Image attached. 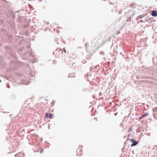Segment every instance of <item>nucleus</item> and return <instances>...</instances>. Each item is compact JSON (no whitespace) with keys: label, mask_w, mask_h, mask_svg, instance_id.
Instances as JSON below:
<instances>
[{"label":"nucleus","mask_w":157,"mask_h":157,"mask_svg":"<svg viewBox=\"0 0 157 157\" xmlns=\"http://www.w3.org/2000/svg\"><path fill=\"white\" fill-rule=\"evenodd\" d=\"M53 55H54V52H53Z\"/></svg>","instance_id":"obj_24"},{"label":"nucleus","mask_w":157,"mask_h":157,"mask_svg":"<svg viewBox=\"0 0 157 157\" xmlns=\"http://www.w3.org/2000/svg\"><path fill=\"white\" fill-rule=\"evenodd\" d=\"M132 127H131L128 130V132H132Z\"/></svg>","instance_id":"obj_6"},{"label":"nucleus","mask_w":157,"mask_h":157,"mask_svg":"<svg viewBox=\"0 0 157 157\" xmlns=\"http://www.w3.org/2000/svg\"><path fill=\"white\" fill-rule=\"evenodd\" d=\"M97 66H97H97H96L94 68H95L96 69V68H97Z\"/></svg>","instance_id":"obj_16"},{"label":"nucleus","mask_w":157,"mask_h":157,"mask_svg":"<svg viewBox=\"0 0 157 157\" xmlns=\"http://www.w3.org/2000/svg\"><path fill=\"white\" fill-rule=\"evenodd\" d=\"M52 103L53 104V105H54V103H53L52 102Z\"/></svg>","instance_id":"obj_19"},{"label":"nucleus","mask_w":157,"mask_h":157,"mask_svg":"<svg viewBox=\"0 0 157 157\" xmlns=\"http://www.w3.org/2000/svg\"><path fill=\"white\" fill-rule=\"evenodd\" d=\"M0 82H2V81H1V80H0Z\"/></svg>","instance_id":"obj_25"},{"label":"nucleus","mask_w":157,"mask_h":157,"mask_svg":"<svg viewBox=\"0 0 157 157\" xmlns=\"http://www.w3.org/2000/svg\"><path fill=\"white\" fill-rule=\"evenodd\" d=\"M61 51H62V49H60Z\"/></svg>","instance_id":"obj_27"},{"label":"nucleus","mask_w":157,"mask_h":157,"mask_svg":"<svg viewBox=\"0 0 157 157\" xmlns=\"http://www.w3.org/2000/svg\"><path fill=\"white\" fill-rule=\"evenodd\" d=\"M17 156V154H15L14 155L15 157H16Z\"/></svg>","instance_id":"obj_18"},{"label":"nucleus","mask_w":157,"mask_h":157,"mask_svg":"<svg viewBox=\"0 0 157 157\" xmlns=\"http://www.w3.org/2000/svg\"><path fill=\"white\" fill-rule=\"evenodd\" d=\"M140 21L141 22H143V21L142 20Z\"/></svg>","instance_id":"obj_22"},{"label":"nucleus","mask_w":157,"mask_h":157,"mask_svg":"<svg viewBox=\"0 0 157 157\" xmlns=\"http://www.w3.org/2000/svg\"><path fill=\"white\" fill-rule=\"evenodd\" d=\"M53 114L52 113H46L45 117L46 118H49L52 119L53 117Z\"/></svg>","instance_id":"obj_2"},{"label":"nucleus","mask_w":157,"mask_h":157,"mask_svg":"<svg viewBox=\"0 0 157 157\" xmlns=\"http://www.w3.org/2000/svg\"><path fill=\"white\" fill-rule=\"evenodd\" d=\"M7 88H10V86L9 84H8L7 86Z\"/></svg>","instance_id":"obj_12"},{"label":"nucleus","mask_w":157,"mask_h":157,"mask_svg":"<svg viewBox=\"0 0 157 157\" xmlns=\"http://www.w3.org/2000/svg\"><path fill=\"white\" fill-rule=\"evenodd\" d=\"M129 135H128V137H129Z\"/></svg>","instance_id":"obj_26"},{"label":"nucleus","mask_w":157,"mask_h":157,"mask_svg":"<svg viewBox=\"0 0 157 157\" xmlns=\"http://www.w3.org/2000/svg\"><path fill=\"white\" fill-rule=\"evenodd\" d=\"M49 24V23L48 22H47V23H46L47 24Z\"/></svg>","instance_id":"obj_17"},{"label":"nucleus","mask_w":157,"mask_h":157,"mask_svg":"<svg viewBox=\"0 0 157 157\" xmlns=\"http://www.w3.org/2000/svg\"><path fill=\"white\" fill-rule=\"evenodd\" d=\"M148 115V113H145L144 114L141 115L140 116V117L139 118V119L140 120H141L144 117L146 116H147Z\"/></svg>","instance_id":"obj_4"},{"label":"nucleus","mask_w":157,"mask_h":157,"mask_svg":"<svg viewBox=\"0 0 157 157\" xmlns=\"http://www.w3.org/2000/svg\"><path fill=\"white\" fill-rule=\"evenodd\" d=\"M75 75L74 73L69 74L68 76V77L71 78L75 77Z\"/></svg>","instance_id":"obj_5"},{"label":"nucleus","mask_w":157,"mask_h":157,"mask_svg":"<svg viewBox=\"0 0 157 157\" xmlns=\"http://www.w3.org/2000/svg\"><path fill=\"white\" fill-rule=\"evenodd\" d=\"M132 153L133 154H134V151H132Z\"/></svg>","instance_id":"obj_23"},{"label":"nucleus","mask_w":157,"mask_h":157,"mask_svg":"<svg viewBox=\"0 0 157 157\" xmlns=\"http://www.w3.org/2000/svg\"><path fill=\"white\" fill-rule=\"evenodd\" d=\"M43 149H42L40 151V153H41L43 152Z\"/></svg>","instance_id":"obj_8"},{"label":"nucleus","mask_w":157,"mask_h":157,"mask_svg":"<svg viewBox=\"0 0 157 157\" xmlns=\"http://www.w3.org/2000/svg\"><path fill=\"white\" fill-rule=\"evenodd\" d=\"M100 54L101 55H104V53L102 51H101L100 52Z\"/></svg>","instance_id":"obj_7"},{"label":"nucleus","mask_w":157,"mask_h":157,"mask_svg":"<svg viewBox=\"0 0 157 157\" xmlns=\"http://www.w3.org/2000/svg\"><path fill=\"white\" fill-rule=\"evenodd\" d=\"M2 1H6V0H1Z\"/></svg>","instance_id":"obj_21"},{"label":"nucleus","mask_w":157,"mask_h":157,"mask_svg":"<svg viewBox=\"0 0 157 157\" xmlns=\"http://www.w3.org/2000/svg\"><path fill=\"white\" fill-rule=\"evenodd\" d=\"M63 52H64L65 53H66V50L64 48H63Z\"/></svg>","instance_id":"obj_11"},{"label":"nucleus","mask_w":157,"mask_h":157,"mask_svg":"<svg viewBox=\"0 0 157 157\" xmlns=\"http://www.w3.org/2000/svg\"><path fill=\"white\" fill-rule=\"evenodd\" d=\"M127 140H129L130 141H131L132 144H133L134 145H136L138 143V142L135 140L133 138H131L129 139V138L127 139Z\"/></svg>","instance_id":"obj_1"},{"label":"nucleus","mask_w":157,"mask_h":157,"mask_svg":"<svg viewBox=\"0 0 157 157\" xmlns=\"http://www.w3.org/2000/svg\"><path fill=\"white\" fill-rule=\"evenodd\" d=\"M85 47H86H86H87V46H88L87 44V43H86L85 44Z\"/></svg>","instance_id":"obj_10"},{"label":"nucleus","mask_w":157,"mask_h":157,"mask_svg":"<svg viewBox=\"0 0 157 157\" xmlns=\"http://www.w3.org/2000/svg\"><path fill=\"white\" fill-rule=\"evenodd\" d=\"M151 15L154 17L157 16V11L156 10H153L151 13Z\"/></svg>","instance_id":"obj_3"},{"label":"nucleus","mask_w":157,"mask_h":157,"mask_svg":"<svg viewBox=\"0 0 157 157\" xmlns=\"http://www.w3.org/2000/svg\"><path fill=\"white\" fill-rule=\"evenodd\" d=\"M139 17H136V20L137 21L138 20V19H138V18H139Z\"/></svg>","instance_id":"obj_14"},{"label":"nucleus","mask_w":157,"mask_h":157,"mask_svg":"<svg viewBox=\"0 0 157 157\" xmlns=\"http://www.w3.org/2000/svg\"><path fill=\"white\" fill-rule=\"evenodd\" d=\"M138 17H139V18H138V19H141V18H142L143 17H142V16L141 15L140 16H138Z\"/></svg>","instance_id":"obj_9"},{"label":"nucleus","mask_w":157,"mask_h":157,"mask_svg":"<svg viewBox=\"0 0 157 157\" xmlns=\"http://www.w3.org/2000/svg\"><path fill=\"white\" fill-rule=\"evenodd\" d=\"M134 146H135V145H134L133 144H132L130 145V147H132Z\"/></svg>","instance_id":"obj_13"},{"label":"nucleus","mask_w":157,"mask_h":157,"mask_svg":"<svg viewBox=\"0 0 157 157\" xmlns=\"http://www.w3.org/2000/svg\"><path fill=\"white\" fill-rule=\"evenodd\" d=\"M75 63H73L72 64V66L73 67L74 66V65H75Z\"/></svg>","instance_id":"obj_15"},{"label":"nucleus","mask_w":157,"mask_h":157,"mask_svg":"<svg viewBox=\"0 0 157 157\" xmlns=\"http://www.w3.org/2000/svg\"><path fill=\"white\" fill-rule=\"evenodd\" d=\"M52 103L53 104V105H54V103H53L52 102Z\"/></svg>","instance_id":"obj_20"}]
</instances>
